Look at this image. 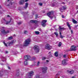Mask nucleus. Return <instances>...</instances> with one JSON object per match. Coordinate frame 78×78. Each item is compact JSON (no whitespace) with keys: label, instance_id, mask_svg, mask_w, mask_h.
<instances>
[{"label":"nucleus","instance_id":"nucleus-1","mask_svg":"<svg viewBox=\"0 0 78 78\" xmlns=\"http://www.w3.org/2000/svg\"><path fill=\"white\" fill-rule=\"evenodd\" d=\"M54 13V12L53 11H51V12H49L48 13H47V15L48 17H49L50 18H51V19H52L53 18V16H51V15L53 14Z\"/></svg>","mask_w":78,"mask_h":78},{"label":"nucleus","instance_id":"nucleus-2","mask_svg":"<svg viewBox=\"0 0 78 78\" xmlns=\"http://www.w3.org/2000/svg\"><path fill=\"white\" fill-rule=\"evenodd\" d=\"M34 74V72L33 71H30L29 73H27V76L28 78H31L32 76Z\"/></svg>","mask_w":78,"mask_h":78},{"label":"nucleus","instance_id":"nucleus-3","mask_svg":"<svg viewBox=\"0 0 78 78\" xmlns=\"http://www.w3.org/2000/svg\"><path fill=\"white\" fill-rule=\"evenodd\" d=\"M30 43V39H28L25 41L23 46H27Z\"/></svg>","mask_w":78,"mask_h":78},{"label":"nucleus","instance_id":"nucleus-4","mask_svg":"<svg viewBox=\"0 0 78 78\" xmlns=\"http://www.w3.org/2000/svg\"><path fill=\"white\" fill-rule=\"evenodd\" d=\"M34 48L36 53H39V47H38V46H34Z\"/></svg>","mask_w":78,"mask_h":78},{"label":"nucleus","instance_id":"nucleus-5","mask_svg":"<svg viewBox=\"0 0 78 78\" xmlns=\"http://www.w3.org/2000/svg\"><path fill=\"white\" fill-rule=\"evenodd\" d=\"M47 22V20H44L42 21V22L41 23V25L44 27H45V25H46V22Z\"/></svg>","mask_w":78,"mask_h":78},{"label":"nucleus","instance_id":"nucleus-6","mask_svg":"<svg viewBox=\"0 0 78 78\" xmlns=\"http://www.w3.org/2000/svg\"><path fill=\"white\" fill-rule=\"evenodd\" d=\"M45 48L50 50L51 48V46L48 44H47L45 46Z\"/></svg>","mask_w":78,"mask_h":78},{"label":"nucleus","instance_id":"nucleus-7","mask_svg":"<svg viewBox=\"0 0 78 78\" xmlns=\"http://www.w3.org/2000/svg\"><path fill=\"white\" fill-rule=\"evenodd\" d=\"M31 58V57L29 55H26L24 56V59H25L26 61H28V60H30V59Z\"/></svg>","mask_w":78,"mask_h":78},{"label":"nucleus","instance_id":"nucleus-8","mask_svg":"<svg viewBox=\"0 0 78 78\" xmlns=\"http://www.w3.org/2000/svg\"><path fill=\"white\" fill-rule=\"evenodd\" d=\"M47 68L45 66L44 67L42 68V71L43 73H45L47 72Z\"/></svg>","mask_w":78,"mask_h":78},{"label":"nucleus","instance_id":"nucleus-9","mask_svg":"<svg viewBox=\"0 0 78 78\" xmlns=\"http://www.w3.org/2000/svg\"><path fill=\"white\" fill-rule=\"evenodd\" d=\"M75 48H76V46L74 45H73L71 47V49L72 51H76V49Z\"/></svg>","mask_w":78,"mask_h":78},{"label":"nucleus","instance_id":"nucleus-10","mask_svg":"<svg viewBox=\"0 0 78 78\" xmlns=\"http://www.w3.org/2000/svg\"><path fill=\"white\" fill-rule=\"evenodd\" d=\"M2 32L4 34H8V33H9V30H7L6 31L5 30H3L2 31Z\"/></svg>","mask_w":78,"mask_h":78},{"label":"nucleus","instance_id":"nucleus-11","mask_svg":"<svg viewBox=\"0 0 78 78\" xmlns=\"http://www.w3.org/2000/svg\"><path fill=\"white\" fill-rule=\"evenodd\" d=\"M13 0H8L7 2H8L9 3V5H8L7 6H11V5H12V1Z\"/></svg>","mask_w":78,"mask_h":78},{"label":"nucleus","instance_id":"nucleus-12","mask_svg":"<svg viewBox=\"0 0 78 78\" xmlns=\"http://www.w3.org/2000/svg\"><path fill=\"white\" fill-rule=\"evenodd\" d=\"M40 22V21L37 20H32L30 21V22H31V23H37V22Z\"/></svg>","mask_w":78,"mask_h":78},{"label":"nucleus","instance_id":"nucleus-13","mask_svg":"<svg viewBox=\"0 0 78 78\" xmlns=\"http://www.w3.org/2000/svg\"><path fill=\"white\" fill-rule=\"evenodd\" d=\"M14 41H11L9 42H8L9 46H11V45H12Z\"/></svg>","mask_w":78,"mask_h":78},{"label":"nucleus","instance_id":"nucleus-14","mask_svg":"<svg viewBox=\"0 0 78 78\" xmlns=\"http://www.w3.org/2000/svg\"><path fill=\"white\" fill-rule=\"evenodd\" d=\"M66 30V29L64 27H61V26L59 27V30L60 31H61L62 30Z\"/></svg>","mask_w":78,"mask_h":78},{"label":"nucleus","instance_id":"nucleus-15","mask_svg":"<svg viewBox=\"0 0 78 78\" xmlns=\"http://www.w3.org/2000/svg\"><path fill=\"white\" fill-rule=\"evenodd\" d=\"M67 72L69 73H70V74H72L74 72V71L73 70H72L71 71H69V70H67Z\"/></svg>","mask_w":78,"mask_h":78},{"label":"nucleus","instance_id":"nucleus-16","mask_svg":"<svg viewBox=\"0 0 78 78\" xmlns=\"http://www.w3.org/2000/svg\"><path fill=\"white\" fill-rule=\"evenodd\" d=\"M62 64L64 65H67V63L66 62V60H64L62 61Z\"/></svg>","mask_w":78,"mask_h":78},{"label":"nucleus","instance_id":"nucleus-17","mask_svg":"<svg viewBox=\"0 0 78 78\" xmlns=\"http://www.w3.org/2000/svg\"><path fill=\"white\" fill-rule=\"evenodd\" d=\"M28 3L27 2L25 3V6L23 7V8L24 9H27L28 8Z\"/></svg>","mask_w":78,"mask_h":78},{"label":"nucleus","instance_id":"nucleus-18","mask_svg":"<svg viewBox=\"0 0 78 78\" xmlns=\"http://www.w3.org/2000/svg\"><path fill=\"white\" fill-rule=\"evenodd\" d=\"M25 2L24 0H21L20 2V5H23L24 3V2Z\"/></svg>","mask_w":78,"mask_h":78},{"label":"nucleus","instance_id":"nucleus-19","mask_svg":"<svg viewBox=\"0 0 78 78\" xmlns=\"http://www.w3.org/2000/svg\"><path fill=\"white\" fill-rule=\"evenodd\" d=\"M67 26L69 28V30H71V27H70V24H69V22H67Z\"/></svg>","mask_w":78,"mask_h":78},{"label":"nucleus","instance_id":"nucleus-20","mask_svg":"<svg viewBox=\"0 0 78 78\" xmlns=\"http://www.w3.org/2000/svg\"><path fill=\"white\" fill-rule=\"evenodd\" d=\"M55 55L56 57L58 56V51H56L55 53Z\"/></svg>","mask_w":78,"mask_h":78},{"label":"nucleus","instance_id":"nucleus-21","mask_svg":"<svg viewBox=\"0 0 78 78\" xmlns=\"http://www.w3.org/2000/svg\"><path fill=\"white\" fill-rule=\"evenodd\" d=\"M35 33L36 34H37V35H38V34H39L40 33H39V31H35Z\"/></svg>","mask_w":78,"mask_h":78},{"label":"nucleus","instance_id":"nucleus-22","mask_svg":"<svg viewBox=\"0 0 78 78\" xmlns=\"http://www.w3.org/2000/svg\"><path fill=\"white\" fill-rule=\"evenodd\" d=\"M72 21H73V22L74 23H76L78 22L77 21H76L74 19Z\"/></svg>","mask_w":78,"mask_h":78},{"label":"nucleus","instance_id":"nucleus-23","mask_svg":"<svg viewBox=\"0 0 78 78\" xmlns=\"http://www.w3.org/2000/svg\"><path fill=\"white\" fill-rule=\"evenodd\" d=\"M62 45V43L61 42H59L58 44V47H60Z\"/></svg>","mask_w":78,"mask_h":78},{"label":"nucleus","instance_id":"nucleus-24","mask_svg":"<svg viewBox=\"0 0 78 78\" xmlns=\"http://www.w3.org/2000/svg\"><path fill=\"white\" fill-rule=\"evenodd\" d=\"M41 76L39 75H36V78H41Z\"/></svg>","mask_w":78,"mask_h":78},{"label":"nucleus","instance_id":"nucleus-25","mask_svg":"<svg viewBox=\"0 0 78 78\" xmlns=\"http://www.w3.org/2000/svg\"><path fill=\"white\" fill-rule=\"evenodd\" d=\"M12 36L9 37L8 39V40H12Z\"/></svg>","mask_w":78,"mask_h":78},{"label":"nucleus","instance_id":"nucleus-26","mask_svg":"<svg viewBox=\"0 0 78 78\" xmlns=\"http://www.w3.org/2000/svg\"><path fill=\"white\" fill-rule=\"evenodd\" d=\"M27 61L26 60V61H25L24 62V65H25L26 66L28 65V62H27Z\"/></svg>","mask_w":78,"mask_h":78},{"label":"nucleus","instance_id":"nucleus-27","mask_svg":"<svg viewBox=\"0 0 78 78\" xmlns=\"http://www.w3.org/2000/svg\"><path fill=\"white\" fill-rule=\"evenodd\" d=\"M46 59H47V58L45 57H43L42 58V60L43 61H45Z\"/></svg>","mask_w":78,"mask_h":78},{"label":"nucleus","instance_id":"nucleus-28","mask_svg":"<svg viewBox=\"0 0 78 78\" xmlns=\"http://www.w3.org/2000/svg\"><path fill=\"white\" fill-rule=\"evenodd\" d=\"M27 33L28 31H27V30H24V34H27Z\"/></svg>","mask_w":78,"mask_h":78},{"label":"nucleus","instance_id":"nucleus-29","mask_svg":"<svg viewBox=\"0 0 78 78\" xmlns=\"http://www.w3.org/2000/svg\"><path fill=\"white\" fill-rule=\"evenodd\" d=\"M3 75V72H0V76H2Z\"/></svg>","mask_w":78,"mask_h":78},{"label":"nucleus","instance_id":"nucleus-30","mask_svg":"<svg viewBox=\"0 0 78 78\" xmlns=\"http://www.w3.org/2000/svg\"><path fill=\"white\" fill-rule=\"evenodd\" d=\"M11 20H10L9 21L7 22V23H5V24H6V25H8V23H10V22H11Z\"/></svg>","mask_w":78,"mask_h":78},{"label":"nucleus","instance_id":"nucleus-31","mask_svg":"<svg viewBox=\"0 0 78 78\" xmlns=\"http://www.w3.org/2000/svg\"><path fill=\"white\" fill-rule=\"evenodd\" d=\"M54 34H55L56 36H58V33L57 32H55Z\"/></svg>","mask_w":78,"mask_h":78},{"label":"nucleus","instance_id":"nucleus-32","mask_svg":"<svg viewBox=\"0 0 78 78\" xmlns=\"http://www.w3.org/2000/svg\"><path fill=\"white\" fill-rule=\"evenodd\" d=\"M17 23L18 25H21L22 24V22H17Z\"/></svg>","mask_w":78,"mask_h":78},{"label":"nucleus","instance_id":"nucleus-33","mask_svg":"<svg viewBox=\"0 0 78 78\" xmlns=\"http://www.w3.org/2000/svg\"><path fill=\"white\" fill-rule=\"evenodd\" d=\"M3 43L4 44L6 47H8V46L7 45V44H6V43H5V41L3 42Z\"/></svg>","mask_w":78,"mask_h":78},{"label":"nucleus","instance_id":"nucleus-34","mask_svg":"<svg viewBox=\"0 0 78 78\" xmlns=\"http://www.w3.org/2000/svg\"><path fill=\"white\" fill-rule=\"evenodd\" d=\"M37 18H38V16L37 14H36L35 16V19H37Z\"/></svg>","mask_w":78,"mask_h":78},{"label":"nucleus","instance_id":"nucleus-35","mask_svg":"<svg viewBox=\"0 0 78 78\" xmlns=\"http://www.w3.org/2000/svg\"><path fill=\"white\" fill-rule=\"evenodd\" d=\"M60 38H62H62L64 37H63L62 35H60Z\"/></svg>","mask_w":78,"mask_h":78},{"label":"nucleus","instance_id":"nucleus-36","mask_svg":"<svg viewBox=\"0 0 78 78\" xmlns=\"http://www.w3.org/2000/svg\"><path fill=\"white\" fill-rule=\"evenodd\" d=\"M16 76H19V73H17L16 74Z\"/></svg>","mask_w":78,"mask_h":78},{"label":"nucleus","instance_id":"nucleus-37","mask_svg":"<svg viewBox=\"0 0 78 78\" xmlns=\"http://www.w3.org/2000/svg\"><path fill=\"white\" fill-rule=\"evenodd\" d=\"M39 4L40 6H42V3H41L40 2L39 3Z\"/></svg>","mask_w":78,"mask_h":78},{"label":"nucleus","instance_id":"nucleus-38","mask_svg":"<svg viewBox=\"0 0 78 78\" xmlns=\"http://www.w3.org/2000/svg\"><path fill=\"white\" fill-rule=\"evenodd\" d=\"M63 9L65 10L66 9V7H64V6H63Z\"/></svg>","mask_w":78,"mask_h":78},{"label":"nucleus","instance_id":"nucleus-39","mask_svg":"<svg viewBox=\"0 0 78 78\" xmlns=\"http://www.w3.org/2000/svg\"><path fill=\"white\" fill-rule=\"evenodd\" d=\"M62 10H63V9H62V8H61L60 9V11H61V12H62L63 11Z\"/></svg>","mask_w":78,"mask_h":78},{"label":"nucleus","instance_id":"nucleus-40","mask_svg":"<svg viewBox=\"0 0 78 78\" xmlns=\"http://www.w3.org/2000/svg\"><path fill=\"white\" fill-rule=\"evenodd\" d=\"M35 59H36V58H35V57H33L32 58V60L33 61H34V60H35Z\"/></svg>","mask_w":78,"mask_h":78},{"label":"nucleus","instance_id":"nucleus-41","mask_svg":"<svg viewBox=\"0 0 78 78\" xmlns=\"http://www.w3.org/2000/svg\"><path fill=\"white\" fill-rule=\"evenodd\" d=\"M39 64H40V62H38L37 63V66H39Z\"/></svg>","mask_w":78,"mask_h":78},{"label":"nucleus","instance_id":"nucleus-42","mask_svg":"<svg viewBox=\"0 0 78 78\" xmlns=\"http://www.w3.org/2000/svg\"><path fill=\"white\" fill-rule=\"evenodd\" d=\"M72 51V50H71V49H67V51Z\"/></svg>","mask_w":78,"mask_h":78},{"label":"nucleus","instance_id":"nucleus-43","mask_svg":"<svg viewBox=\"0 0 78 78\" xmlns=\"http://www.w3.org/2000/svg\"><path fill=\"white\" fill-rule=\"evenodd\" d=\"M66 55H63V58H66Z\"/></svg>","mask_w":78,"mask_h":78},{"label":"nucleus","instance_id":"nucleus-44","mask_svg":"<svg viewBox=\"0 0 78 78\" xmlns=\"http://www.w3.org/2000/svg\"><path fill=\"white\" fill-rule=\"evenodd\" d=\"M71 34H73V30H71Z\"/></svg>","mask_w":78,"mask_h":78},{"label":"nucleus","instance_id":"nucleus-45","mask_svg":"<svg viewBox=\"0 0 78 78\" xmlns=\"http://www.w3.org/2000/svg\"><path fill=\"white\" fill-rule=\"evenodd\" d=\"M61 31H59V34H60V35H61Z\"/></svg>","mask_w":78,"mask_h":78},{"label":"nucleus","instance_id":"nucleus-46","mask_svg":"<svg viewBox=\"0 0 78 78\" xmlns=\"http://www.w3.org/2000/svg\"><path fill=\"white\" fill-rule=\"evenodd\" d=\"M62 18H64V15H62Z\"/></svg>","mask_w":78,"mask_h":78},{"label":"nucleus","instance_id":"nucleus-47","mask_svg":"<svg viewBox=\"0 0 78 78\" xmlns=\"http://www.w3.org/2000/svg\"><path fill=\"white\" fill-rule=\"evenodd\" d=\"M39 31H42V30H41V29H39Z\"/></svg>","mask_w":78,"mask_h":78},{"label":"nucleus","instance_id":"nucleus-48","mask_svg":"<svg viewBox=\"0 0 78 78\" xmlns=\"http://www.w3.org/2000/svg\"><path fill=\"white\" fill-rule=\"evenodd\" d=\"M59 75V74H57L56 75V76H58Z\"/></svg>","mask_w":78,"mask_h":78},{"label":"nucleus","instance_id":"nucleus-49","mask_svg":"<svg viewBox=\"0 0 78 78\" xmlns=\"http://www.w3.org/2000/svg\"><path fill=\"white\" fill-rule=\"evenodd\" d=\"M5 53H8V51H6L5 52Z\"/></svg>","mask_w":78,"mask_h":78},{"label":"nucleus","instance_id":"nucleus-50","mask_svg":"<svg viewBox=\"0 0 78 78\" xmlns=\"http://www.w3.org/2000/svg\"><path fill=\"white\" fill-rule=\"evenodd\" d=\"M76 8L77 9H78V6H77L76 7Z\"/></svg>","mask_w":78,"mask_h":78},{"label":"nucleus","instance_id":"nucleus-51","mask_svg":"<svg viewBox=\"0 0 78 78\" xmlns=\"http://www.w3.org/2000/svg\"><path fill=\"white\" fill-rule=\"evenodd\" d=\"M28 0H25V2H28Z\"/></svg>","mask_w":78,"mask_h":78},{"label":"nucleus","instance_id":"nucleus-52","mask_svg":"<svg viewBox=\"0 0 78 78\" xmlns=\"http://www.w3.org/2000/svg\"><path fill=\"white\" fill-rule=\"evenodd\" d=\"M46 62H48V60H46Z\"/></svg>","mask_w":78,"mask_h":78},{"label":"nucleus","instance_id":"nucleus-53","mask_svg":"<svg viewBox=\"0 0 78 78\" xmlns=\"http://www.w3.org/2000/svg\"><path fill=\"white\" fill-rule=\"evenodd\" d=\"M8 69H10V67H8Z\"/></svg>","mask_w":78,"mask_h":78},{"label":"nucleus","instance_id":"nucleus-54","mask_svg":"<svg viewBox=\"0 0 78 78\" xmlns=\"http://www.w3.org/2000/svg\"><path fill=\"white\" fill-rule=\"evenodd\" d=\"M7 17H9V15H7Z\"/></svg>","mask_w":78,"mask_h":78},{"label":"nucleus","instance_id":"nucleus-55","mask_svg":"<svg viewBox=\"0 0 78 78\" xmlns=\"http://www.w3.org/2000/svg\"><path fill=\"white\" fill-rule=\"evenodd\" d=\"M44 12H45V11H43V13H44Z\"/></svg>","mask_w":78,"mask_h":78},{"label":"nucleus","instance_id":"nucleus-56","mask_svg":"<svg viewBox=\"0 0 78 78\" xmlns=\"http://www.w3.org/2000/svg\"><path fill=\"white\" fill-rule=\"evenodd\" d=\"M3 58H4V59H5V58L4 57H2Z\"/></svg>","mask_w":78,"mask_h":78},{"label":"nucleus","instance_id":"nucleus-57","mask_svg":"<svg viewBox=\"0 0 78 78\" xmlns=\"http://www.w3.org/2000/svg\"><path fill=\"white\" fill-rule=\"evenodd\" d=\"M62 3H63V4H65V3H64V2H62Z\"/></svg>","mask_w":78,"mask_h":78},{"label":"nucleus","instance_id":"nucleus-58","mask_svg":"<svg viewBox=\"0 0 78 78\" xmlns=\"http://www.w3.org/2000/svg\"><path fill=\"white\" fill-rule=\"evenodd\" d=\"M50 53H51V52H49V54H50Z\"/></svg>","mask_w":78,"mask_h":78},{"label":"nucleus","instance_id":"nucleus-59","mask_svg":"<svg viewBox=\"0 0 78 78\" xmlns=\"http://www.w3.org/2000/svg\"><path fill=\"white\" fill-rule=\"evenodd\" d=\"M1 65H3V63H1Z\"/></svg>","mask_w":78,"mask_h":78},{"label":"nucleus","instance_id":"nucleus-60","mask_svg":"<svg viewBox=\"0 0 78 78\" xmlns=\"http://www.w3.org/2000/svg\"><path fill=\"white\" fill-rule=\"evenodd\" d=\"M75 27H76H76H77V26H75Z\"/></svg>","mask_w":78,"mask_h":78},{"label":"nucleus","instance_id":"nucleus-61","mask_svg":"<svg viewBox=\"0 0 78 78\" xmlns=\"http://www.w3.org/2000/svg\"><path fill=\"white\" fill-rule=\"evenodd\" d=\"M19 63H21V62H19Z\"/></svg>","mask_w":78,"mask_h":78},{"label":"nucleus","instance_id":"nucleus-62","mask_svg":"<svg viewBox=\"0 0 78 78\" xmlns=\"http://www.w3.org/2000/svg\"><path fill=\"white\" fill-rule=\"evenodd\" d=\"M17 53H18L17 52H16V53H15V54H17Z\"/></svg>","mask_w":78,"mask_h":78},{"label":"nucleus","instance_id":"nucleus-63","mask_svg":"<svg viewBox=\"0 0 78 78\" xmlns=\"http://www.w3.org/2000/svg\"><path fill=\"white\" fill-rule=\"evenodd\" d=\"M0 8H1V6H0Z\"/></svg>","mask_w":78,"mask_h":78},{"label":"nucleus","instance_id":"nucleus-64","mask_svg":"<svg viewBox=\"0 0 78 78\" xmlns=\"http://www.w3.org/2000/svg\"><path fill=\"white\" fill-rule=\"evenodd\" d=\"M77 12H78V10H77Z\"/></svg>","mask_w":78,"mask_h":78}]
</instances>
